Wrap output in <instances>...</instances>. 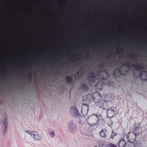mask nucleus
Segmentation results:
<instances>
[{"mask_svg":"<svg viewBox=\"0 0 147 147\" xmlns=\"http://www.w3.org/2000/svg\"><path fill=\"white\" fill-rule=\"evenodd\" d=\"M117 144L119 147H125L126 142L124 139H122L119 140Z\"/></svg>","mask_w":147,"mask_h":147,"instance_id":"obj_9","label":"nucleus"},{"mask_svg":"<svg viewBox=\"0 0 147 147\" xmlns=\"http://www.w3.org/2000/svg\"><path fill=\"white\" fill-rule=\"evenodd\" d=\"M79 122L80 123L84 124L86 122V119L84 117H80L79 119Z\"/></svg>","mask_w":147,"mask_h":147,"instance_id":"obj_13","label":"nucleus"},{"mask_svg":"<svg viewBox=\"0 0 147 147\" xmlns=\"http://www.w3.org/2000/svg\"><path fill=\"white\" fill-rule=\"evenodd\" d=\"M88 111V107L86 105H83L81 107V111L82 114L84 115H86Z\"/></svg>","mask_w":147,"mask_h":147,"instance_id":"obj_7","label":"nucleus"},{"mask_svg":"<svg viewBox=\"0 0 147 147\" xmlns=\"http://www.w3.org/2000/svg\"><path fill=\"white\" fill-rule=\"evenodd\" d=\"M125 147H134V144L133 142H128L126 143Z\"/></svg>","mask_w":147,"mask_h":147,"instance_id":"obj_12","label":"nucleus"},{"mask_svg":"<svg viewBox=\"0 0 147 147\" xmlns=\"http://www.w3.org/2000/svg\"><path fill=\"white\" fill-rule=\"evenodd\" d=\"M70 114L74 116H76L78 114V111L75 107H71L69 111Z\"/></svg>","mask_w":147,"mask_h":147,"instance_id":"obj_6","label":"nucleus"},{"mask_svg":"<svg viewBox=\"0 0 147 147\" xmlns=\"http://www.w3.org/2000/svg\"><path fill=\"white\" fill-rule=\"evenodd\" d=\"M35 131L27 130L25 131V136L27 138H29L32 137L33 134Z\"/></svg>","mask_w":147,"mask_h":147,"instance_id":"obj_5","label":"nucleus"},{"mask_svg":"<svg viewBox=\"0 0 147 147\" xmlns=\"http://www.w3.org/2000/svg\"><path fill=\"white\" fill-rule=\"evenodd\" d=\"M116 134L115 133L112 132L111 134V135L110 138L111 139H113V138L114 136H116Z\"/></svg>","mask_w":147,"mask_h":147,"instance_id":"obj_16","label":"nucleus"},{"mask_svg":"<svg viewBox=\"0 0 147 147\" xmlns=\"http://www.w3.org/2000/svg\"><path fill=\"white\" fill-rule=\"evenodd\" d=\"M66 82L68 83H70L72 81V80L71 77H67L65 79Z\"/></svg>","mask_w":147,"mask_h":147,"instance_id":"obj_14","label":"nucleus"},{"mask_svg":"<svg viewBox=\"0 0 147 147\" xmlns=\"http://www.w3.org/2000/svg\"><path fill=\"white\" fill-rule=\"evenodd\" d=\"M136 135L133 132H129L127 137L129 142H132L135 141L136 138Z\"/></svg>","mask_w":147,"mask_h":147,"instance_id":"obj_2","label":"nucleus"},{"mask_svg":"<svg viewBox=\"0 0 147 147\" xmlns=\"http://www.w3.org/2000/svg\"><path fill=\"white\" fill-rule=\"evenodd\" d=\"M110 147H117V146L115 145L114 144H110Z\"/></svg>","mask_w":147,"mask_h":147,"instance_id":"obj_19","label":"nucleus"},{"mask_svg":"<svg viewBox=\"0 0 147 147\" xmlns=\"http://www.w3.org/2000/svg\"><path fill=\"white\" fill-rule=\"evenodd\" d=\"M96 95L98 97V98H101V96H100V94L98 92H97L96 93Z\"/></svg>","mask_w":147,"mask_h":147,"instance_id":"obj_18","label":"nucleus"},{"mask_svg":"<svg viewBox=\"0 0 147 147\" xmlns=\"http://www.w3.org/2000/svg\"><path fill=\"white\" fill-rule=\"evenodd\" d=\"M107 133V132L106 129L102 130L99 133L100 136L102 138H105L106 137Z\"/></svg>","mask_w":147,"mask_h":147,"instance_id":"obj_10","label":"nucleus"},{"mask_svg":"<svg viewBox=\"0 0 147 147\" xmlns=\"http://www.w3.org/2000/svg\"><path fill=\"white\" fill-rule=\"evenodd\" d=\"M7 119L6 118L5 120L3 122V125H4L5 127L7 128L8 126L7 122Z\"/></svg>","mask_w":147,"mask_h":147,"instance_id":"obj_15","label":"nucleus"},{"mask_svg":"<svg viewBox=\"0 0 147 147\" xmlns=\"http://www.w3.org/2000/svg\"><path fill=\"white\" fill-rule=\"evenodd\" d=\"M94 147H98L97 146H95Z\"/></svg>","mask_w":147,"mask_h":147,"instance_id":"obj_20","label":"nucleus"},{"mask_svg":"<svg viewBox=\"0 0 147 147\" xmlns=\"http://www.w3.org/2000/svg\"><path fill=\"white\" fill-rule=\"evenodd\" d=\"M107 115L108 117L112 118L115 116V113L113 109H109L107 112Z\"/></svg>","mask_w":147,"mask_h":147,"instance_id":"obj_8","label":"nucleus"},{"mask_svg":"<svg viewBox=\"0 0 147 147\" xmlns=\"http://www.w3.org/2000/svg\"><path fill=\"white\" fill-rule=\"evenodd\" d=\"M68 128L69 131L72 133H75L77 129L76 125L72 122L69 123L68 125Z\"/></svg>","mask_w":147,"mask_h":147,"instance_id":"obj_3","label":"nucleus"},{"mask_svg":"<svg viewBox=\"0 0 147 147\" xmlns=\"http://www.w3.org/2000/svg\"><path fill=\"white\" fill-rule=\"evenodd\" d=\"M41 137L38 132L37 131H34L33 134L32 139L36 141H39L41 140Z\"/></svg>","mask_w":147,"mask_h":147,"instance_id":"obj_4","label":"nucleus"},{"mask_svg":"<svg viewBox=\"0 0 147 147\" xmlns=\"http://www.w3.org/2000/svg\"><path fill=\"white\" fill-rule=\"evenodd\" d=\"M91 131L87 129H84L82 131V133L84 135L89 136L91 134Z\"/></svg>","mask_w":147,"mask_h":147,"instance_id":"obj_11","label":"nucleus"},{"mask_svg":"<svg viewBox=\"0 0 147 147\" xmlns=\"http://www.w3.org/2000/svg\"><path fill=\"white\" fill-rule=\"evenodd\" d=\"M50 136L51 137H53L55 136V134L54 132H52L50 134Z\"/></svg>","mask_w":147,"mask_h":147,"instance_id":"obj_17","label":"nucleus"},{"mask_svg":"<svg viewBox=\"0 0 147 147\" xmlns=\"http://www.w3.org/2000/svg\"><path fill=\"white\" fill-rule=\"evenodd\" d=\"M104 121L102 119L101 116L93 114L91 115L89 119V124L92 126L102 125L104 123Z\"/></svg>","mask_w":147,"mask_h":147,"instance_id":"obj_1","label":"nucleus"}]
</instances>
